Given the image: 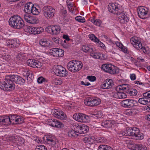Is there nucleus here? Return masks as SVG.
I'll list each match as a JSON object with an SVG mask.
<instances>
[{
    "mask_svg": "<svg viewBox=\"0 0 150 150\" xmlns=\"http://www.w3.org/2000/svg\"><path fill=\"white\" fill-rule=\"evenodd\" d=\"M10 55H7L3 57V58L6 61L8 60L11 58Z\"/></svg>",
    "mask_w": 150,
    "mask_h": 150,
    "instance_id": "bf43d9fd",
    "label": "nucleus"
},
{
    "mask_svg": "<svg viewBox=\"0 0 150 150\" xmlns=\"http://www.w3.org/2000/svg\"><path fill=\"white\" fill-rule=\"evenodd\" d=\"M143 95L144 97H145V98H150V90L146 93H144Z\"/></svg>",
    "mask_w": 150,
    "mask_h": 150,
    "instance_id": "603ef678",
    "label": "nucleus"
},
{
    "mask_svg": "<svg viewBox=\"0 0 150 150\" xmlns=\"http://www.w3.org/2000/svg\"><path fill=\"white\" fill-rule=\"evenodd\" d=\"M6 43L8 46L12 48L18 47L20 45L19 41L15 38L8 39Z\"/></svg>",
    "mask_w": 150,
    "mask_h": 150,
    "instance_id": "4be33fe9",
    "label": "nucleus"
},
{
    "mask_svg": "<svg viewBox=\"0 0 150 150\" xmlns=\"http://www.w3.org/2000/svg\"><path fill=\"white\" fill-rule=\"evenodd\" d=\"M101 69L105 72L111 74H115L118 72L117 68L111 64H103L101 67Z\"/></svg>",
    "mask_w": 150,
    "mask_h": 150,
    "instance_id": "423d86ee",
    "label": "nucleus"
},
{
    "mask_svg": "<svg viewBox=\"0 0 150 150\" xmlns=\"http://www.w3.org/2000/svg\"><path fill=\"white\" fill-rule=\"evenodd\" d=\"M24 140L22 139L21 138H18V142H17V144H23Z\"/></svg>",
    "mask_w": 150,
    "mask_h": 150,
    "instance_id": "6e6d98bb",
    "label": "nucleus"
},
{
    "mask_svg": "<svg viewBox=\"0 0 150 150\" xmlns=\"http://www.w3.org/2000/svg\"><path fill=\"white\" fill-rule=\"evenodd\" d=\"M47 142L48 143L49 142L51 143L52 142L53 140H54V139H53L52 138L50 137H47Z\"/></svg>",
    "mask_w": 150,
    "mask_h": 150,
    "instance_id": "774afa93",
    "label": "nucleus"
},
{
    "mask_svg": "<svg viewBox=\"0 0 150 150\" xmlns=\"http://www.w3.org/2000/svg\"><path fill=\"white\" fill-rule=\"evenodd\" d=\"M144 134L141 132L139 130L136 135L134 137V139L137 140H141L144 139Z\"/></svg>",
    "mask_w": 150,
    "mask_h": 150,
    "instance_id": "c756f323",
    "label": "nucleus"
},
{
    "mask_svg": "<svg viewBox=\"0 0 150 150\" xmlns=\"http://www.w3.org/2000/svg\"><path fill=\"white\" fill-rule=\"evenodd\" d=\"M18 138H16L15 136H13L10 137V139L12 140L13 142L17 144V142H18Z\"/></svg>",
    "mask_w": 150,
    "mask_h": 150,
    "instance_id": "3c124183",
    "label": "nucleus"
},
{
    "mask_svg": "<svg viewBox=\"0 0 150 150\" xmlns=\"http://www.w3.org/2000/svg\"><path fill=\"white\" fill-rule=\"evenodd\" d=\"M131 88L132 87L130 85L127 84H124L119 85L118 91L114 94L113 97L119 99L126 98L127 95L126 93H128Z\"/></svg>",
    "mask_w": 150,
    "mask_h": 150,
    "instance_id": "7ed1b4c3",
    "label": "nucleus"
},
{
    "mask_svg": "<svg viewBox=\"0 0 150 150\" xmlns=\"http://www.w3.org/2000/svg\"><path fill=\"white\" fill-rule=\"evenodd\" d=\"M114 86L113 80L110 79H107L103 82L101 85V87L103 89H108L112 88Z\"/></svg>",
    "mask_w": 150,
    "mask_h": 150,
    "instance_id": "412c9836",
    "label": "nucleus"
},
{
    "mask_svg": "<svg viewBox=\"0 0 150 150\" xmlns=\"http://www.w3.org/2000/svg\"><path fill=\"white\" fill-rule=\"evenodd\" d=\"M98 150H113V149L106 145H100L98 148Z\"/></svg>",
    "mask_w": 150,
    "mask_h": 150,
    "instance_id": "2f4dec72",
    "label": "nucleus"
},
{
    "mask_svg": "<svg viewBox=\"0 0 150 150\" xmlns=\"http://www.w3.org/2000/svg\"><path fill=\"white\" fill-rule=\"evenodd\" d=\"M87 79H88L89 81H91L93 82L96 80V78L94 76H87Z\"/></svg>",
    "mask_w": 150,
    "mask_h": 150,
    "instance_id": "a18cd8bd",
    "label": "nucleus"
},
{
    "mask_svg": "<svg viewBox=\"0 0 150 150\" xmlns=\"http://www.w3.org/2000/svg\"><path fill=\"white\" fill-rule=\"evenodd\" d=\"M10 25L15 28L20 29L23 28L25 24L23 21L18 16H13L9 20Z\"/></svg>",
    "mask_w": 150,
    "mask_h": 150,
    "instance_id": "20e7f679",
    "label": "nucleus"
},
{
    "mask_svg": "<svg viewBox=\"0 0 150 150\" xmlns=\"http://www.w3.org/2000/svg\"><path fill=\"white\" fill-rule=\"evenodd\" d=\"M27 64L28 66L33 68H40L42 66V64L38 60L30 59L27 60Z\"/></svg>",
    "mask_w": 150,
    "mask_h": 150,
    "instance_id": "aec40b11",
    "label": "nucleus"
},
{
    "mask_svg": "<svg viewBox=\"0 0 150 150\" xmlns=\"http://www.w3.org/2000/svg\"><path fill=\"white\" fill-rule=\"evenodd\" d=\"M55 13L54 9L51 6H45L43 8V13L47 18H53Z\"/></svg>",
    "mask_w": 150,
    "mask_h": 150,
    "instance_id": "1a4fd4ad",
    "label": "nucleus"
},
{
    "mask_svg": "<svg viewBox=\"0 0 150 150\" xmlns=\"http://www.w3.org/2000/svg\"><path fill=\"white\" fill-rule=\"evenodd\" d=\"M32 13L33 15H38L39 13V11L37 8L35 7L34 6H33L32 8L31 11V13Z\"/></svg>",
    "mask_w": 150,
    "mask_h": 150,
    "instance_id": "58836bf2",
    "label": "nucleus"
},
{
    "mask_svg": "<svg viewBox=\"0 0 150 150\" xmlns=\"http://www.w3.org/2000/svg\"><path fill=\"white\" fill-rule=\"evenodd\" d=\"M52 41L57 44L60 43L61 42V40L58 37H54L52 38Z\"/></svg>",
    "mask_w": 150,
    "mask_h": 150,
    "instance_id": "c03bdc74",
    "label": "nucleus"
},
{
    "mask_svg": "<svg viewBox=\"0 0 150 150\" xmlns=\"http://www.w3.org/2000/svg\"><path fill=\"white\" fill-rule=\"evenodd\" d=\"M33 6V4L31 2L27 3L25 4L24 11L25 13L31 14V11Z\"/></svg>",
    "mask_w": 150,
    "mask_h": 150,
    "instance_id": "a878e982",
    "label": "nucleus"
},
{
    "mask_svg": "<svg viewBox=\"0 0 150 150\" xmlns=\"http://www.w3.org/2000/svg\"><path fill=\"white\" fill-rule=\"evenodd\" d=\"M134 150H147L145 146L142 144H136L134 147Z\"/></svg>",
    "mask_w": 150,
    "mask_h": 150,
    "instance_id": "cd10ccee",
    "label": "nucleus"
},
{
    "mask_svg": "<svg viewBox=\"0 0 150 150\" xmlns=\"http://www.w3.org/2000/svg\"><path fill=\"white\" fill-rule=\"evenodd\" d=\"M43 29L42 27H37V30L35 32V34H38L40 33L43 31Z\"/></svg>",
    "mask_w": 150,
    "mask_h": 150,
    "instance_id": "de8ad7c7",
    "label": "nucleus"
},
{
    "mask_svg": "<svg viewBox=\"0 0 150 150\" xmlns=\"http://www.w3.org/2000/svg\"><path fill=\"white\" fill-rule=\"evenodd\" d=\"M139 130L135 127H127L124 131L121 132L120 134L122 136H130L134 139Z\"/></svg>",
    "mask_w": 150,
    "mask_h": 150,
    "instance_id": "0eeeda50",
    "label": "nucleus"
},
{
    "mask_svg": "<svg viewBox=\"0 0 150 150\" xmlns=\"http://www.w3.org/2000/svg\"><path fill=\"white\" fill-rule=\"evenodd\" d=\"M121 105L125 108H131L139 105L137 101L132 99H127L124 100L121 102Z\"/></svg>",
    "mask_w": 150,
    "mask_h": 150,
    "instance_id": "f8f14e48",
    "label": "nucleus"
},
{
    "mask_svg": "<svg viewBox=\"0 0 150 150\" xmlns=\"http://www.w3.org/2000/svg\"><path fill=\"white\" fill-rule=\"evenodd\" d=\"M24 29L25 30V31L26 32H27L28 31V29H29L31 27L30 26H28L27 25H25L24 26Z\"/></svg>",
    "mask_w": 150,
    "mask_h": 150,
    "instance_id": "338daca9",
    "label": "nucleus"
},
{
    "mask_svg": "<svg viewBox=\"0 0 150 150\" xmlns=\"http://www.w3.org/2000/svg\"><path fill=\"white\" fill-rule=\"evenodd\" d=\"M76 21L81 23H84L85 21L84 18L81 16H78L75 18Z\"/></svg>",
    "mask_w": 150,
    "mask_h": 150,
    "instance_id": "37998d69",
    "label": "nucleus"
},
{
    "mask_svg": "<svg viewBox=\"0 0 150 150\" xmlns=\"http://www.w3.org/2000/svg\"><path fill=\"white\" fill-rule=\"evenodd\" d=\"M101 125L105 128H109L112 127V122L109 120L103 121L101 123Z\"/></svg>",
    "mask_w": 150,
    "mask_h": 150,
    "instance_id": "c85d7f7f",
    "label": "nucleus"
},
{
    "mask_svg": "<svg viewBox=\"0 0 150 150\" xmlns=\"http://www.w3.org/2000/svg\"><path fill=\"white\" fill-rule=\"evenodd\" d=\"M25 81L22 77L17 75L6 76L4 81L0 82V88L5 91H11L15 88L14 82L20 85H23Z\"/></svg>",
    "mask_w": 150,
    "mask_h": 150,
    "instance_id": "f257e3e1",
    "label": "nucleus"
},
{
    "mask_svg": "<svg viewBox=\"0 0 150 150\" xmlns=\"http://www.w3.org/2000/svg\"><path fill=\"white\" fill-rule=\"evenodd\" d=\"M75 126L74 127L76 130L78 132V133L84 134L86 133L89 130L88 127L83 124H74Z\"/></svg>",
    "mask_w": 150,
    "mask_h": 150,
    "instance_id": "2eb2a0df",
    "label": "nucleus"
},
{
    "mask_svg": "<svg viewBox=\"0 0 150 150\" xmlns=\"http://www.w3.org/2000/svg\"><path fill=\"white\" fill-rule=\"evenodd\" d=\"M56 117L62 120H65L67 119L66 115L63 111L61 110H58L56 109L52 110V112Z\"/></svg>",
    "mask_w": 150,
    "mask_h": 150,
    "instance_id": "a211bd4d",
    "label": "nucleus"
},
{
    "mask_svg": "<svg viewBox=\"0 0 150 150\" xmlns=\"http://www.w3.org/2000/svg\"><path fill=\"white\" fill-rule=\"evenodd\" d=\"M134 111V110H130L128 112V113L129 115L133 116L135 114V112Z\"/></svg>",
    "mask_w": 150,
    "mask_h": 150,
    "instance_id": "052dcab7",
    "label": "nucleus"
},
{
    "mask_svg": "<svg viewBox=\"0 0 150 150\" xmlns=\"http://www.w3.org/2000/svg\"><path fill=\"white\" fill-rule=\"evenodd\" d=\"M9 118V116L7 115L0 116V126H6L10 124Z\"/></svg>",
    "mask_w": 150,
    "mask_h": 150,
    "instance_id": "5701e85b",
    "label": "nucleus"
},
{
    "mask_svg": "<svg viewBox=\"0 0 150 150\" xmlns=\"http://www.w3.org/2000/svg\"><path fill=\"white\" fill-rule=\"evenodd\" d=\"M47 32L50 34L54 35H57L59 33L61 28L58 25H52L49 26L46 29Z\"/></svg>",
    "mask_w": 150,
    "mask_h": 150,
    "instance_id": "f3484780",
    "label": "nucleus"
},
{
    "mask_svg": "<svg viewBox=\"0 0 150 150\" xmlns=\"http://www.w3.org/2000/svg\"><path fill=\"white\" fill-rule=\"evenodd\" d=\"M149 102V101L147 100V98H140L138 100L139 103L143 105L148 104Z\"/></svg>",
    "mask_w": 150,
    "mask_h": 150,
    "instance_id": "72a5a7b5",
    "label": "nucleus"
},
{
    "mask_svg": "<svg viewBox=\"0 0 150 150\" xmlns=\"http://www.w3.org/2000/svg\"><path fill=\"white\" fill-rule=\"evenodd\" d=\"M30 71L27 70H23L22 71V74L26 78L30 73Z\"/></svg>",
    "mask_w": 150,
    "mask_h": 150,
    "instance_id": "49530a36",
    "label": "nucleus"
},
{
    "mask_svg": "<svg viewBox=\"0 0 150 150\" xmlns=\"http://www.w3.org/2000/svg\"><path fill=\"white\" fill-rule=\"evenodd\" d=\"M108 9L112 13L120 16L118 20L120 23L124 24L128 22L129 18L127 14H125V13L120 8V6L117 4H110L108 6Z\"/></svg>",
    "mask_w": 150,
    "mask_h": 150,
    "instance_id": "f03ea898",
    "label": "nucleus"
},
{
    "mask_svg": "<svg viewBox=\"0 0 150 150\" xmlns=\"http://www.w3.org/2000/svg\"><path fill=\"white\" fill-rule=\"evenodd\" d=\"M39 43V44L43 47H49L51 46L50 42L46 39H41L40 40Z\"/></svg>",
    "mask_w": 150,
    "mask_h": 150,
    "instance_id": "bb28decb",
    "label": "nucleus"
},
{
    "mask_svg": "<svg viewBox=\"0 0 150 150\" xmlns=\"http://www.w3.org/2000/svg\"><path fill=\"white\" fill-rule=\"evenodd\" d=\"M49 53L51 55L55 57H62L64 54V50L57 48H53L50 49Z\"/></svg>",
    "mask_w": 150,
    "mask_h": 150,
    "instance_id": "dca6fc26",
    "label": "nucleus"
},
{
    "mask_svg": "<svg viewBox=\"0 0 150 150\" xmlns=\"http://www.w3.org/2000/svg\"><path fill=\"white\" fill-rule=\"evenodd\" d=\"M17 117V115H10V116H9L10 119V124H15V120H16V117Z\"/></svg>",
    "mask_w": 150,
    "mask_h": 150,
    "instance_id": "c9c22d12",
    "label": "nucleus"
},
{
    "mask_svg": "<svg viewBox=\"0 0 150 150\" xmlns=\"http://www.w3.org/2000/svg\"><path fill=\"white\" fill-rule=\"evenodd\" d=\"M130 42L134 47L137 50H142L144 52L145 48L143 47L139 38L137 37H132L130 39Z\"/></svg>",
    "mask_w": 150,
    "mask_h": 150,
    "instance_id": "9d476101",
    "label": "nucleus"
},
{
    "mask_svg": "<svg viewBox=\"0 0 150 150\" xmlns=\"http://www.w3.org/2000/svg\"><path fill=\"white\" fill-rule=\"evenodd\" d=\"M137 93V91L136 89L131 88L128 94L129 96H135Z\"/></svg>",
    "mask_w": 150,
    "mask_h": 150,
    "instance_id": "e433bc0d",
    "label": "nucleus"
},
{
    "mask_svg": "<svg viewBox=\"0 0 150 150\" xmlns=\"http://www.w3.org/2000/svg\"><path fill=\"white\" fill-rule=\"evenodd\" d=\"M27 79L28 81H32L33 80V78L34 77L32 75V74H30V73L29 74V75L27 77Z\"/></svg>",
    "mask_w": 150,
    "mask_h": 150,
    "instance_id": "5fc2aeb1",
    "label": "nucleus"
},
{
    "mask_svg": "<svg viewBox=\"0 0 150 150\" xmlns=\"http://www.w3.org/2000/svg\"><path fill=\"white\" fill-rule=\"evenodd\" d=\"M75 126L74 124L72 125L71 127L72 128V130H70L68 132V135L69 137H77L79 135L78 132L76 130V129L74 128V127Z\"/></svg>",
    "mask_w": 150,
    "mask_h": 150,
    "instance_id": "393cba45",
    "label": "nucleus"
},
{
    "mask_svg": "<svg viewBox=\"0 0 150 150\" xmlns=\"http://www.w3.org/2000/svg\"><path fill=\"white\" fill-rule=\"evenodd\" d=\"M94 49V47L93 46L90 45H83L82 47V50L85 53H91L93 51Z\"/></svg>",
    "mask_w": 150,
    "mask_h": 150,
    "instance_id": "b1692460",
    "label": "nucleus"
},
{
    "mask_svg": "<svg viewBox=\"0 0 150 150\" xmlns=\"http://www.w3.org/2000/svg\"><path fill=\"white\" fill-rule=\"evenodd\" d=\"M89 38L95 42L99 41V40L93 34H90L89 35Z\"/></svg>",
    "mask_w": 150,
    "mask_h": 150,
    "instance_id": "ea45409f",
    "label": "nucleus"
},
{
    "mask_svg": "<svg viewBox=\"0 0 150 150\" xmlns=\"http://www.w3.org/2000/svg\"><path fill=\"white\" fill-rule=\"evenodd\" d=\"M96 42L98 43V45H99L100 47L103 48L104 49L106 48V47L104 44H103L102 42L100 41L99 40V41H97Z\"/></svg>",
    "mask_w": 150,
    "mask_h": 150,
    "instance_id": "864d4df0",
    "label": "nucleus"
},
{
    "mask_svg": "<svg viewBox=\"0 0 150 150\" xmlns=\"http://www.w3.org/2000/svg\"><path fill=\"white\" fill-rule=\"evenodd\" d=\"M83 67L82 63L80 61L73 60L70 61L67 64V69L75 73L79 71Z\"/></svg>",
    "mask_w": 150,
    "mask_h": 150,
    "instance_id": "39448f33",
    "label": "nucleus"
},
{
    "mask_svg": "<svg viewBox=\"0 0 150 150\" xmlns=\"http://www.w3.org/2000/svg\"><path fill=\"white\" fill-rule=\"evenodd\" d=\"M16 120L15 124H21L23 123L24 122L23 118L20 116H17L16 117Z\"/></svg>",
    "mask_w": 150,
    "mask_h": 150,
    "instance_id": "f704fd0d",
    "label": "nucleus"
},
{
    "mask_svg": "<svg viewBox=\"0 0 150 150\" xmlns=\"http://www.w3.org/2000/svg\"><path fill=\"white\" fill-rule=\"evenodd\" d=\"M23 16L25 20L28 23L34 24L38 23L37 18L30 16L29 14H24L23 15Z\"/></svg>",
    "mask_w": 150,
    "mask_h": 150,
    "instance_id": "6ab92c4d",
    "label": "nucleus"
},
{
    "mask_svg": "<svg viewBox=\"0 0 150 150\" xmlns=\"http://www.w3.org/2000/svg\"><path fill=\"white\" fill-rule=\"evenodd\" d=\"M130 77L132 80H134L136 79V75L134 74H131L130 75Z\"/></svg>",
    "mask_w": 150,
    "mask_h": 150,
    "instance_id": "13d9d810",
    "label": "nucleus"
},
{
    "mask_svg": "<svg viewBox=\"0 0 150 150\" xmlns=\"http://www.w3.org/2000/svg\"><path fill=\"white\" fill-rule=\"evenodd\" d=\"M116 45L119 47V48L120 49H122L123 47H124V46L121 43H120L119 42H116Z\"/></svg>",
    "mask_w": 150,
    "mask_h": 150,
    "instance_id": "4d7b16f0",
    "label": "nucleus"
},
{
    "mask_svg": "<svg viewBox=\"0 0 150 150\" xmlns=\"http://www.w3.org/2000/svg\"><path fill=\"white\" fill-rule=\"evenodd\" d=\"M90 55L94 58L100 59L101 55H103V54L100 52H94V50H93V51L90 53Z\"/></svg>",
    "mask_w": 150,
    "mask_h": 150,
    "instance_id": "7c9ffc66",
    "label": "nucleus"
},
{
    "mask_svg": "<svg viewBox=\"0 0 150 150\" xmlns=\"http://www.w3.org/2000/svg\"><path fill=\"white\" fill-rule=\"evenodd\" d=\"M138 16L139 18L145 19L148 17L149 13V9L144 6H140L137 8Z\"/></svg>",
    "mask_w": 150,
    "mask_h": 150,
    "instance_id": "9b49d317",
    "label": "nucleus"
},
{
    "mask_svg": "<svg viewBox=\"0 0 150 150\" xmlns=\"http://www.w3.org/2000/svg\"><path fill=\"white\" fill-rule=\"evenodd\" d=\"M102 116L101 112L99 111L97 112L96 113L93 115V117L94 118H98L101 117Z\"/></svg>",
    "mask_w": 150,
    "mask_h": 150,
    "instance_id": "79ce46f5",
    "label": "nucleus"
},
{
    "mask_svg": "<svg viewBox=\"0 0 150 150\" xmlns=\"http://www.w3.org/2000/svg\"><path fill=\"white\" fill-rule=\"evenodd\" d=\"M85 104L89 106L93 107L98 105L100 103V100L98 98L89 97L84 101Z\"/></svg>",
    "mask_w": 150,
    "mask_h": 150,
    "instance_id": "6e6552de",
    "label": "nucleus"
},
{
    "mask_svg": "<svg viewBox=\"0 0 150 150\" xmlns=\"http://www.w3.org/2000/svg\"><path fill=\"white\" fill-rule=\"evenodd\" d=\"M56 121V119H49L48 120V124L52 127H55L56 125H55Z\"/></svg>",
    "mask_w": 150,
    "mask_h": 150,
    "instance_id": "4c0bfd02",
    "label": "nucleus"
},
{
    "mask_svg": "<svg viewBox=\"0 0 150 150\" xmlns=\"http://www.w3.org/2000/svg\"><path fill=\"white\" fill-rule=\"evenodd\" d=\"M134 83L135 84H139V85H142L143 86H144V83H142L138 81H134Z\"/></svg>",
    "mask_w": 150,
    "mask_h": 150,
    "instance_id": "e2e57ef3",
    "label": "nucleus"
},
{
    "mask_svg": "<svg viewBox=\"0 0 150 150\" xmlns=\"http://www.w3.org/2000/svg\"><path fill=\"white\" fill-rule=\"evenodd\" d=\"M63 38L65 39L66 41H69L70 39L69 38V36L68 35H64L63 36Z\"/></svg>",
    "mask_w": 150,
    "mask_h": 150,
    "instance_id": "0e129e2a",
    "label": "nucleus"
},
{
    "mask_svg": "<svg viewBox=\"0 0 150 150\" xmlns=\"http://www.w3.org/2000/svg\"><path fill=\"white\" fill-rule=\"evenodd\" d=\"M106 140L103 137H100L98 138V139L96 141L100 143H103L105 142L106 141Z\"/></svg>",
    "mask_w": 150,
    "mask_h": 150,
    "instance_id": "09e8293b",
    "label": "nucleus"
},
{
    "mask_svg": "<svg viewBox=\"0 0 150 150\" xmlns=\"http://www.w3.org/2000/svg\"><path fill=\"white\" fill-rule=\"evenodd\" d=\"M73 118L78 122L84 123L88 122L89 119L88 116L81 113H75L73 115Z\"/></svg>",
    "mask_w": 150,
    "mask_h": 150,
    "instance_id": "ddd939ff",
    "label": "nucleus"
},
{
    "mask_svg": "<svg viewBox=\"0 0 150 150\" xmlns=\"http://www.w3.org/2000/svg\"><path fill=\"white\" fill-rule=\"evenodd\" d=\"M45 79L42 77H39L37 80L38 82L39 83H41L45 81Z\"/></svg>",
    "mask_w": 150,
    "mask_h": 150,
    "instance_id": "8fccbe9b",
    "label": "nucleus"
},
{
    "mask_svg": "<svg viewBox=\"0 0 150 150\" xmlns=\"http://www.w3.org/2000/svg\"><path fill=\"white\" fill-rule=\"evenodd\" d=\"M81 84L83 85L86 86H88L90 85V84L89 82H84L83 81L81 82Z\"/></svg>",
    "mask_w": 150,
    "mask_h": 150,
    "instance_id": "69168bd1",
    "label": "nucleus"
},
{
    "mask_svg": "<svg viewBox=\"0 0 150 150\" xmlns=\"http://www.w3.org/2000/svg\"><path fill=\"white\" fill-rule=\"evenodd\" d=\"M54 68V73L57 76L64 77L66 76L68 74V72L61 66H55Z\"/></svg>",
    "mask_w": 150,
    "mask_h": 150,
    "instance_id": "4468645a",
    "label": "nucleus"
},
{
    "mask_svg": "<svg viewBox=\"0 0 150 150\" xmlns=\"http://www.w3.org/2000/svg\"><path fill=\"white\" fill-rule=\"evenodd\" d=\"M55 125H56L55 126V127L57 128H61L64 127V125L62 123L57 120Z\"/></svg>",
    "mask_w": 150,
    "mask_h": 150,
    "instance_id": "a19ab883",
    "label": "nucleus"
},
{
    "mask_svg": "<svg viewBox=\"0 0 150 150\" xmlns=\"http://www.w3.org/2000/svg\"><path fill=\"white\" fill-rule=\"evenodd\" d=\"M90 21L95 25L100 26L102 23L101 21L99 19H95V18H91Z\"/></svg>",
    "mask_w": 150,
    "mask_h": 150,
    "instance_id": "473e14b6",
    "label": "nucleus"
},
{
    "mask_svg": "<svg viewBox=\"0 0 150 150\" xmlns=\"http://www.w3.org/2000/svg\"><path fill=\"white\" fill-rule=\"evenodd\" d=\"M87 139L88 142H93L94 140L93 138L92 137H88L87 138L86 137L85 139Z\"/></svg>",
    "mask_w": 150,
    "mask_h": 150,
    "instance_id": "680f3d73",
    "label": "nucleus"
}]
</instances>
